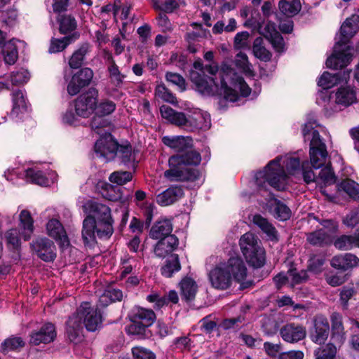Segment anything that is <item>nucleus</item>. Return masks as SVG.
Segmentation results:
<instances>
[{
	"label": "nucleus",
	"mask_w": 359,
	"mask_h": 359,
	"mask_svg": "<svg viewBox=\"0 0 359 359\" xmlns=\"http://www.w3.org/2000/svg\"><path fill=\"white\" fill-rule=\"evenodd\" d=\"M192 79L198 85L200 93L202 95H223L226 100L231 102H236L238 100V90L244 97L248 96L251 93L250 88L243 78L226 63H224L220 68L219 82L212 81L208 83L196 73L192 74Z\"/></svg>",
	"instance_id": "nucleus-1"
},
{
	"label": "nucleus",
	"mask_w": 359,
	"mask_h": 359,
	"mask_svg": "<svg viewBox=\"0 0 359 359\" xmlns=\"http://www.w3.org/2000/svg\"><path fill=\"white\" fill-rule=\"evenodd\" d=\"M201 161L200 153L193 149L173 155L169 158L170 168L164 172V176L170 182L195 181L198 178L199 172L188 166L198 165Z\"/></svg>",
	"instance_id": "nucleus-2"
},
{
	"label": "nucleus",
	"mask_w": 359,
	"mask_h": 359,
	"mask_svg": "<svg viewBox=\"0 0 359 359\" xmlns=\"http://www.w3.org/2000/svg\"><path fill=\"white\" fill-rule=\"evenodd\" d=\"M101 321V314L97 308L92 306L89 302H83L67 322V333L69 340L76 343L83 336L84 327L88 331H95Z\"/></svg>",
	"instance_id": "nucleus-3"
},
{
	"label": "nucleus",
	"mask_w": 359,
	"mask_h": 359,
	"mask_svg": "<svg viewBox=\"0 0 359 359\" xmlns=\"http://www.w3.org/2000/svg\"><path fill=\"white\" fill-rule=\"evenodd\" d=\"M160 112L164 119L189 132L207 130L211 126L210 115L201 110L185 114L177 111L169 106L163 105L160 107Z\"/></svg>",
	"instance_id": "nucleus-4"
},
{
	"label": "nucleus",
	"mask_w": 359,
	"mask_h": 359,
	"mask_svg": "<svg viewBox=\"0 0 359 359\" xmlns=\"http://www.w3.org/2000/svg\"><path fill=\"white\" fill-rule=\"evenodd\" d=\"M277 157L271 161L265 168L255 175V182L259 190H266L269 185L277 190H284L287 184V175Z\"/></svg>",
	"instance_id": "nucleus-5"
},
{
	"label": "nucleus",
	"mask_w": 359,
	"mask_h": 359,
	"mask_svg": "<svg viewBox=\"0 0 359 359\" xmlns=\"http://www.w3.org/2000/svg\"><path fill=\"white\" fill-rule=\"evenodd\" d=\"M240 246L248 263L254 268L262 267L266 262L265 250L257 237L248 232L240 239Z\"/></svg>",
	"instance_id": "nucleus-6"
},
{
	"label": "nucleus",
	"mask_w": 359,
	"mask_h": 359,
	"mask_svg": "<svg viewBox=\"0 0 359 359\" xmlns=\"http://www.w3.org/2000/svg\"><path fill=\"white\" fill-rule=\"evenodd\" d=\"M83 210L88 215H91L98 225L103 226V230L100 231L99 229V233L101 235H112L114 232L113 229V219L111 217L110 208L102 203H99L92 201H88L83 205Z\"/></svg>",
	"instance_id": "nucleus-7"
},
{
	"label": "nucleus",
	"mask_w": 359,
	"mask_h": 359,
	"mask_svg": "<svg viewBox=\"0 0 359 359\" xmlns=\"http://www.w3.org/2000/svg\"><path fill=\"white\" fill-rule=\"evenodd\" d=\"M98 92L95 88H90L81 94L74 101V109L78 116L88 117L96 109Z\"/></svg>",
	"instance_id": "nucleus-8"
},
{
	"label": "nucleus",
	"mask_w": 359,
	"mask_h": 359,
	"mask_svg": "<svg viewBox=\"0 0 359 359\" xmlns=\"http://www.w3.org/2000/svg\"><path fill=\"white\" fill-rule=\"evenodd\" d=\"M302 176L304 181L306 184L316 182L317 183H323L327 186L333 184L336 182V176L331 166L329 165L322 168L318 176L316 177L309 165V163L308 161H304L302 163Z\"/></svg>",
	"instance_id": "nucleus-9"
},
{
	"label": "nucleus",
	"mask_w": 359,
	"mask_h": 359,
	"mask_svg": "<svg viewBox=\"0 0 359 359\" xmlns=\"http://www.w3.org/2000/svg\"><path fill=\"white\" fill-rule=\"evenodd\" d=\"M330 326L326 316L316 315L311 320L309 328V337L315 344H323L328 338Z\"/></svg>",
	"instance_id": "nucleus-10"
},
{
	"label": "nucleus",
	"mask_w": 359,
	"mask_h": 359,
	"mask_svg": "<svg viewBox=\"0 0 359 359\" xmlns=\"http://www.w3.org/2000/svg\"><path fill=\"white\" fill-rule=\"evenodd\" d=\"M351 50L346 44L337 42L332 55L327 59V67L337 69L347 66L352 60Z\"/></svg>",
	"instance_id": "nucleus-11"
},
{
	"label": "nucleus",
	"mask_w": 359,
	"mask_h": 359,
	"mask_svg": "<svg viewBox=\"0 0 359 359\" xmlns=\"http://www.w3.org/2000/svg\"><path fill=\"white\" fill-rule=\"evenodd\" d=\"M118 149V142L114 140L110 133H107L97 140L94 147L96 156L103 158L105 161L114 159Z\"/></svg>",
	"instance_id": "nucleus-12"
},
{
	"label": "nucleus",
	"mask_w": 359,
	"mask_h": 359,
	"mask_svg": "<svg viewBox=\"0 0 359 359\" xmlns=\"http://www.w3.org/2000/svg\"><path fill=\"white\" fill-rule=\"evenodd\" d=\"M99 229L100 231L103 230L102 225H98L95 218L91 215H88L83 222L82 229V238L84 244L89 245L92 244L95 241V236L97 235L100 238H109L111 235H101L99 233Z\"/></svg>",
	"instance_id": "nucleus-13"
},
{
	"label": "nucleus",
	"mask_w": 359,
	"mask_h": 359,
	"mask_svg": "<svg viewBox=\"0 0 359 359\" xmlns=\"http://www.w3.org/2000/svg\"><path fill=\"white\" fill-rule=\"evenodd\" d=\"M208 276L212 286L216 289L226 290L231 286V276L224 263H220L213 268L209 272Z\"/></svg>",
	"instance_id": "nucleus-14"
},
{
	"label": "nucleus",
	"mask_w": 359,
	"mask_h": 359,
	"mask_svg": "<svg viewBox=\"0 0 359 359\" xmlns=\"http://www.w3.org/2000/svg\"><path fill=\"white\" fill-rule=\"evenodd\" d=\"M31 248L45 262L53 261L56 257L53 241L47 238H37L31 243Z\"/></svg>",
	"instance_id": "nucleus-15"
},
{
	"label": "nucleus",
	"mask_w": 359,
	"mask_h": 359,
	"mask_svg": "<svg viewBox=\"0 0 359 359\" xmlns=\"http://www.w3.org/2000/svg\"><path fill=\"white\" fill-rule=\"evenodd\" d=\"M194 67L196 70H193L190 73V79L192 83L195 85L196 90L200 93V90L198 88V85L193 81L192 74L194 73H196L202 77L204 80L209 82L213 81L214 82H219L218 81V77L219 78V72L218 67L217 65H203V64L200 61H196L194 63Z\"/></svg>",
	"instance_id": "nucleus-16"
},
{
	"label": "nucleus",
	"mask_w": 359,
	"mask_h": 359,
	"mask_svg": "<svg viewBox=\"0 0 359 359\" xmlns=\"http://www.w3.org/2000/svg\"><path fill=\"white\" fill-rule=\"evenodd\" d=\"M280 335L286 342L297 343L306 337V330L302 325L290 323L280 329Z\"/></svg>",
	"instance_id": "nucleus-17"
},
{
	"label": "nucleus",
	"mask_w": 359,
	"mask_h": 359,
	"mask_svg": "<svg viewBox=\"0 0 359 359\" xmlns=\"http://www.w3.org/2000/svg\"><path fill=\"white\" fill-rule=\"evenodd\" d=\"M223 263L231 279L241 283L243 287H247L248 285H244L245 283H243L247 276V268L243 261L239 257H231L226 262Z\"/></svg>",
	"instance_id": "nucleus-18"
},
{
	"label": "nucleus",
	"mask_w": 359,
	"mask_h": 359,
	"mask_svg": "<svg viewBox=\"0 0 359 359\" xmlns=\"http://www.w3.org/2000/svg\"><path fill=\"white\" fill-rule=\"evenodd\" d=\"M56 332L53 324L48 323L44 324L38 331L32 332L30 334V344L39 345L41 343L48 344L54 340Z\"/></svg>",
	"instance_id": "nucleus-19"
},
{
	"label": "nucleus",
	"mask_w": 359,
	"mask_h": 359,
	"mask_svg": "<svg viewBox=\"0 0 359 359\" xmlns=\"http://www.w3.org/2000/svg\"><path fill=\"white\" fill-rule=\"evenodd\" d=\"M162 142L165 146L179 153L191 149L193 146V140L189 136H164Z\"/></svg>",
	"instance_id": "nucleus-20"
},
{
	"label": "nucleus",
	"mask_w": 359,
	"mask_h": 359,
	"mask_svg": "<svg viewBox=\"0 0 359 359\" xmlns=\"http://www.w3.org/2000/svg\"><path fill=\"white\" fill-rule=\"evenodd\" d=\"M184 195V191L180 186H171L156 196V202L161 206L173 204Z\"/></svg>",
	"instance_id": "nucleus-21"
},
{
	"label": "nucleus",
	"mask_w": 359,
	"mask_h": 359,
	"mask_svg": "<svg viewBox=\"0 0 359 359\" xmlns=\"http://www.w3.org/2000/svg\"><path fill=\"white\" fill-rule=\"evenodd\" d=\"M179 245L178 238L175 235L165 236L160 239L154 248V253L158 257H165L177 249Z\"/></svg>",
	"instance_id": "nucleus-22"
},
{
	"label": "nucleus",
	"mask_w": 359,
	"mask_h": 359,
	"mask_svg": "<svg viewBox=\"0 0 359 359\" xmlns=\"http://www.w3.org/2000/svg\"><path fill=\"white\" fill-rule=\"evenodd\" d=\"M46 229L50 236L59 241L63 247H67L69 241L67 233L60 222L55 219L49 220L47 223Z\"/></svg>",
	"instance_id": "nucleus-23"
},
{
	"label": "nucleus",
	"mask_w": 359,
	"mask_h": 359,
	"mask_svg": "<svg viewBox=\"0 0 359 359\" xmlns=\"http://www.w3.org/2000/svg\"><path fill=\"white\" fill-rule=\"evenodd\" d=\"M359 16L353 15L347 18L340 29L341 39L338 41L342 44H347L350 38L353 36L359 29Z\"/></svg>",
	"instance_id": "nucleus-24"
},
{
	"label": "nucleus",
	"mask_w": 359,
	"mask_h": 359,
	"mask_svg": "<svg viewBox=\"0 0 359 359\" xmlns=\"http://www.w3.org/2000/svg\"><path fill=\"white\" fill-rule=\"evenodd\" d=\"M330 264L334 269L346 271L358 266L359 259L355 255L346 253L332 257Z\"/></svg>",
	"instance_id": "nucleus-25"
},
{
	"label": "nucleus",
	"mask_w": 359,
	"mask_h": 359,
	"mask_svg": "<svg viewBox=\"0 0 359 359\" xmlns=\"http://www.w3.org/2000/svg\"><path fill=\"white\" fill-rule=\"evenodd\" d=\"M330 321L332 339L338 344H342L346 335L342 315L338 312H333L330 315Z\"/></svg>",
	"instance_id": "nucleus-26"
},
{
	"label": "nucleus",
	"mask_w": 359,
	"mask_h": 359,
	"mask_svg": "<svg viewBox=\"0 0 359 359\" xmlns=\"http://www.w3.org/2000/svg\"><path fill=\"white\" fill-rule=\"evenodd\" d=\"M350 72L344 71L337 74H332L327 72H325L319 78L318 85L324 89H329L341 81H346L349 78Z\"/></svg>",
	"instance_id": "nucleus-27"
},
{
	"label": "nucleus",
	"mask_w": 359,
	"mask_h": 359,
	"mask_svg": "<svg viewBox=\"0 0 359 359\" xmlns=\"http://www.w3.org/2000/svg\"><path fill=\"white\" fill-rule=\"evenodd\" d=\"M356 101V93L353 88L341 87L335 93V103L339 107H347Z\"/></svg>",
	"instance_id": "nucleus-28"
},
{
	"label": "nucleus",
	"mask_w": 359,
	"mask_h": 359,
	"mask_svg": "<svg viewBox=\"0 0 359 359\" xmlns=\"http://www.w3.org/2000/svg\"><path fill=\"white\" fill-rule=\"evenodd\" d=\"M172 224L170 220L164 219L157 221L151 227L149 236L152 239L160 240L165 236H171Z\"/></svg>",
	"instance_id": "nucleus-29"
},
{
	"label": "nucleus",
	"mask_w": 359,
	"mask_h": 359,
	"mask_svg": "<svg viewBox=\"0 0 359 359\" xmlns=\"http://www.w3.org/2000/svg\"><path fill=\"white\" fill-rule=\"evenodd\" d=\"M306 241L314 246H325L332 242V236L326 230L320 229L306 234Z\"/></svg>",
	"instance_id": "nucleus-30"
},
{
	"label": "nucleus",
	"mask_w": 359,
	"mask_h": 359,
	"mask_svg": "<svg viewBox=\"0 0 359 359\" xmlns=\"http://www.w3.org/2000/svg\"><path fill=\"white\" fill-rule=\"evenodd\" d=\"M252 222L253 224L259 228L270 240H278L277 231L267 219L260 215H255L252 216Z\"/></svg>",
	"instance_id": "nucleus-31"
},
{
	"label": "nucleus",
	"mask_w": 359,
	"mask_h": 359,
	"mask_svg": "<svg viewBox=\"0 0 359 359\" xmlns=\"http://www.w3.org/2000/svg\"><path fill=\"white\" fill-rule=\"evenodd\" d=\"M339 196L342 193L346 194L349 198L359 201V184L350 179L342 180L337 185Z\"/></svg>",
	"instance_id": "nucleus-32"
},
{
	"label": "nucleus",
	"mask_w": 359,
	"mask_h": 359,
	"mask_svg": "<svg viewBox=\"0 0 359 359\" xmlns=\"http://www.w3.org/2000/svg\"><path fill=\"white\" fill-rule=\"evenodd\" d=\"M268 205L270 212L280 220H287L291 216L290 209L279 200L271 198Z\"/></svg>",
	"instance_id": "nucleus-33"
},
{
	"label": "nucleus",
	"mask_w": 359,
	"mask_h": 359,
	"mask_svg": "<svg viewBox=\"0 0 359 359\" xmlns=\"http://www.w3.org/2000/svg\"><path fill=\"white\" fill-rule=\"evenodd\" d=\"M79 36L78 33H73L62 39L52 38L49 47V53H56L65 50L69 44L74 42Z\"/></svg>",
	"instance_id": "nucleus-34"
},
{
	"label": "nucleus",
	"mask_w": 359,
	"mask_h": 359,
	"mask_svg": "<svg viewBox=\"0 0 359 359\" xmlns=\"http://www.w3.org/2000/svg\"><path fill=\"white\" fill-rule=\"evenodd\" d=\"M20 226L22 230V234L25 241L29 240L34 231V219L30 212L23 210L19 215Z\"/></svg>",
	"instance_id": "nucleus-35"
},
{
	"label": "nucleus",
	"mask_w": 359,
	"mask_h": 359,
	"mask_svg": "<svg viewBox=\"0 0 359 359\" xmlns=\"http://www.w3.org/2000/svg\"><path fill=\"white\" fill-rule=\"evenodd\" d=\"M180 286L182 299L188 302L195 298L198 286L192 278L189 277L183 278L180 283Z\"/></svg>",
	"instance_id": "nucleus-36"
},
{
	"label": "nucleus",
	"mask_w": 359,
	"mask_h": 359,
	"mask_svg": "<svg viewBox=\"0 0 359 359\" xmlns=\"http://www.w3.org/2000/svg\"><path fill=\"white\" fill-rule=\"evenodd\" d=\"M90 46L84 43L74 52L69 60V65L72 69L79 68L83 63L86 55L90 51Z\"/></svg>",
	"instance_id": "nucleus-37"
},
{
	"label": "nucleus",
	"mask_w": 359,
	"mask_h": 359,
	"mask_svg": "<svg viewBox=\"0 0 359 359\" xmlns=\"http://www.w3.org/2000/svg\"><path fill=\"white\" fill-rule=\"evenodd\" d=\"M315 121H308L304 124L302 130L303 135L306 138L311 132L312 138L310 142V148H326L325 144L320 139L319 133L316 130H313V125Z\"/></svg>",
	"instance_id": "nucleus-38"
},
{
	"label": "nucleus",
	"mask_w": 359,
	"mask_h": 359,
	"mask_svg": "<svg viewBox=\"0 0 359 359\" xmlns=\"http://www.w3.org/2000/svg\"><path fill=\"white\" fill-rule=\"evenodd\" d=\"M122 298L123 292L121 290L116 288H108L100 295L98 303L101 306H107L112 302L121 301Z\"/></svg>",
	"instance_id": "nucleus-39"
},
{
	"label": "nucleus",
	"mask_w": 359,
	"mask_h": 359,
	"mask_svg": "<svg viewBox=\"0 0 359 359\" xmlns=\"http://www.w3.org/2000/svg\"><path fill=\"white\" fill-rule=\"evenodd\" d=\"M310 160L312 167L315 169L320 168L325 163L327 156L326 148H310Z\"/></svg>",
	"instance_id": "nucleus-40"
},
{
	"label": "nucleus",
	"mask_w": 359,
	"mask_h": 359,
	"mask_svg": "<svg viewBox=\"0 0 359 359\" xmlns=\"http://www.w3.org/2000/svg\"><path fill=\"white\" fill-rule=\"evenodd\" d=\"M108 60L109 65L107 69L111 83L115 86L119 87L123 83L125 75L121 73L111 54H108Z\"/></svg>",
	"instance_id": "nucleus-41"
},
{
	"label": "nucleus",
	"mask_w": 359,
	"mask_h": 359,
	"mask_svg": "<svg viewBox=\"0 0 359 359\" xmlns=\"http://www.w3.org/2000/svg\"><path fill=\"white\" fill-rule=\"evenodd\" d=\"M59 31L62 34H66L74 31L77 27L74 17L71 15L63 14L57 18Z\"/></svg>",
	"instance_id": "nucleus-42"
},
{
	"label": "nucleus",
	"mask_w": 359,
	"mask_h": 359,
	"mask_svg": "<svg viewBox=\"0 0 359 359\" xmlns=\"http://www.w3.org/2000/svg\"><path fill=\"white\" fill-rule=\"evenodd\" d=\"M180 269L181 265L178 255L174 254L166 260L165 265L162 266L161 271L163 276L170 278L174 273L179 271Z\"/></svg>",
	"instance_id": "nucleus-43"
},
{
	"label": "nucleus",
	"mask_w": 359,
	"mask_h": 359,
	"mask_svg": "<svg viewBox=\"0 0 359 359\" xmlns=\"http://www.w3.org/2000/svg\"><path fill=\"white\" fill-rule=\"evenodd\" d=\"M133 318H135L137 323L140 322L142 325L149 327L155 321L156 315L151 309L138 308L134 313Z\"/></svg>",
	"instance_id": "nucleus-44"
},
{
	"label": "nucleus",
	"mask_w": 359,
	"mask_h": 359,
	"mask_svg": "<svg viewBox=\"0 0 359 359\" xmlns=\"http://www.w3.org/2000/svg\"><path fill=\"white\" fill-rule=\"evenodd\" d=\"M13 106L11 111L13 116H18L27 111V103L21 90L13 93Z\"/></svg>",
	"instance_id": "nucleus-45"
},
{
	"label": "nucleus",
	"mask_w": 359,
	"mask_h": 359,
	"mask_svg": "<svg viewBox=\"0 0 359 359\" xmlns=\"http://www.w3.org/2000/svg\"><path fill=\"white\" fill-rule=\"evenodd\" d=\"M1 53L6 64L11 65L15 64L18 57L16 46L12 41L2 46Z\"/></svg>",
	"instance_id": "nucleus-46"
},
{
	"label": "nucleus",
	"mask_w": 359,
	"mask_h": 359,
	"mask_svg": "<svg viewBox=\"0 0 359 359\" xmlns=\"http://www.w3.org/2000/svg\"><path fill=\"white\" fill-rule=\"evenodd\" d=\"M278 6L280 11L288 17L297 15L302 8L299 0H292L291 1L281 0Z\"/></svg>",
	"instance_id": "nucleus-47"
},
{
	"label": "nucleus",
	"mask_w": 359,
	"mask_h": 359,
	"mask_svg": "<svg viewBox=\"0 0 359 359\" xmlns=\"http://www.w3.org/2000/svg\"><path fill=\"white\" fill-rule=\"evenodd\" d=\"M263 39L257 37L253 42L252 50L255 56L263 61H269L271 60V53L263 45Z\"/></svg>",
	"instance_id": "nucleus-48"
},
{
	"label": "nucleus",
	"mask_w": 359,
	"mask_h": 359,
	"mask_svg": "<svg viewBox=\"0 0 359 359\" xmlns=\"http://www.w3.org/2000/svg\"><path fill=\"white\" fill-rule=\"evenodd\" d=\"M236 66L241 69L245 75L252 76L254 72L252 66L248 61L247 55L244 53H238L235 57L234 60Z\"/></svg>",
	"instance_id": "nucleus-49"
},
{
	"label": "nucleus",
	"mask_w": 359,
	"mask_h": 359,
	"mask_svg": "<svg viewBox=\"0 0 359 359\" xmlns=\"http://www.w3.org/2000/svg\"><path fill=\"white\" fill-rule=\"evenodd\" d=\"M25 172L27 181L41 186L48 185V180L41 171L34 168H29Z\"/></svg>",
	"instance_id": "nucleus-50"
},
{
	"label": "nucleus",
	"mask_w": 359,
	"mask_h": 359,
	"mask_svg": "<svg viewBox=\"0 0 359 359\" xmlns=\"http://www.w3.org/2000/svg\"><path fill=\"white\" fill-rule=\"evenodd\" d=\"M25 343L21 337H12L4 341L2 344V352L7 353L12 351H19L24 347Z\"/></svg>",
	"instance_id": "nucleus-51"
},
{
	"label": "nucleus",
	"mask_w": 359,
	"mask_h": 359,
	"mask_svg": "<svg viewBox=\"0 0 359 359\" xmlns=\"http://www.w3.org/2000/svg\"><path fill=\"white\" fill-rule=\"evenodd\" d=\"M334 245L340 250H348L351 249L353 246L356 247L354 235H342L336 238L334 241Z\"/></svg>",
	"instance_id": "nucleus-52"
},
{
	"label": "nucleus",
	"mask_w": 359,
	"mask_h": 359,
	"mask_svg": "<svg viewBox=\"0 0 359 359\" xmlns=\"http://www.w3.org/2000/svg\"><path fill=\"white\" fill-rule=\"evenodd\" d=\"M287 172L290 175H297L302 174V164L300 165L299 158L287 157L283 161Z\"/></svg>",
	"instance_id": "nucleus-53"
},
{
	"label": "nucleus",
	"mask_w": 359,
	"mask_h": 359,
	"mask_svg": "<svg viewBox=\"0 0 359 359\" xmlns=\"http://www.w3.org/2000/svg\"><path fill=\"white\" fill-rule=\"evenodd\" d=\"M337 353L336 346L329 343L316 351V359H334Z\"/></svg>",
	"instance_id": "nucleus-54"
},
{
	"label": "nucleus",
	"mask_w": 359,
	"mask_h": 359,
	"mask_svg": "<svg viewBox=\"0 0 359 359\" xmlns=\"http://www.w3.org/2000/svg\"><path fill=\"white\" fill-rule=\"evenodd\" d=\"M133 175L128 171H115L109 177L111 182L123 185L132 180Z\"/></svg>",
	"instance_id": "nucleus-55"
},
{
	"label": "nucleus",
	"mask_w": 359,
	"mask_h": 359,
	"mask_svg": "<svg viewBox=\"0 0 359 359\" xmlns=\"http://www.w3.org/2000/svg\"><path fill=\"white\" fill-rule=\"evenodd\" d=\"M290 285L293 287L294 285L301 284L308 280V275L306 271H297L296 269H289Z\"/></svg>",
	"instance_id": "nucleus-56"
},
{
	"label": "nucleus",
	"mask_w": 359,
	"mask_h": 359,
	"mask_svg": "<svg viewBox=\"0 0 359 359\" xmlns=\"http://www.w3.org/2000/svg\"><path fill=\"white\" fill-rule=\"evenodd\" d=\"M4 238L8 248L17 249L20 245L19 232L17 229H11L4 234Z\"/></svg>",
	"instance_id": "nucleus-57"
},
{
	"label": "nucleus",
	"mask_w": 359,
	"mask_h": 359,
	"mask_svg": "<svg viewBox=\"0 0 359 359\" xmlns=\"http://www.w3.org/2000/svg\"><path fill=\"white\" fill-rule=\"evenodd\" d=\"M73 77L74 81H78L80 84L86 87L90 83L93 77V72L90 68H83L75 74Z\"/></svg>",
	"instance_id": "nucleus-58"
},
{
	"label": "nucleus",
	"mask_w": 359,
	"mask_h": 359,
	"mask_svg": "<svg viewBox=\"0 0 359 359\" xmlns=\"http://www.w3.org/2000/svg\"><path fill=\"white\" fill-rule=\"evenodd\" d=\"M155 94L165 102L172 104L177 102L175 96L164 85H158L156 88Z\"/></svg>",
	"instance_id": "nucleus-59"
},
{
	"label": "nucleus",
	"mask_w": 359,
	"mask_h": 359,
	"mask_svg": "<svg viewBox=\"0 0 359 359\" xmlns=\"http://www.w3.org/2000/svg\"><path fill=\"white\" fill-rule=\"evenodd\" d=\"M29 78L30 75L29 72L24 69L13 72L11 74V81L13 85L24 84L29 80Z\"/></svg>",
	"instance_id": "nucleus-60"
},
{
	"label": "nucleus",
	"mask_w": 359,
	"mask_h": 359,
	"mask_svg": "<svg viewBox=\"0 0 359 359\" xmlns=\"http://www.w3.org/2000/svg\"><path fill=\"white\" fill-rule=\"evenodd\" d=\"M132 354L133 359H156V355L153 351L142 346L133 347Z\"/></svg>",
	"instance_id": "nucleus-61"
},
{
	"label": "nucleus",
	"mask_w": 359,
	"mask_h": 359,
	"mask_svg": "<svg viewBox=\"0 0 359 359\" xmlns=\"http://www.w3.org/2000/svg\"><path fill=\"white\" fill-rule=\"evenodd\" d=\"M116 109V104L113 101L105 100L99 103L96 107V114L107 116L111 114Z\"/></svg>",
	"instance_id": "nucleus-62"
},
{
	"label": "nucleus",
	"mask_w": 359,
	"mask_h": 359,
	"mask_svg": "<svg viewBox=\"0 0 359 359\" xmlns=\"http://www.w3.org/2000/svg\"><path fill=\"white\" fill-rule=\"evenodd\" d=\"M354 294L355 290L353 287H344L341 290L339 301L344 310H346L348 309V300L353 296Z\"/></svg>",
	"instance_id": "nucleus-63"
},
{
	"label": "nucleus",
	"mask_w": 359,
	"mask_h": 359,
	"mask_svg": "<svg viewBox=\"0 0 359 359\" xmlns=\"http://www.w3.org/2000/svg\"><path fill=\"white\" fill-rule=\"evenodd\" d=\"M165 79L168 82L178 86L181 90H185V80L180 74L172 72H167L165 74Z\"/></svg>",
	"instance_id": "nucleus-64"
}]
</instances>
